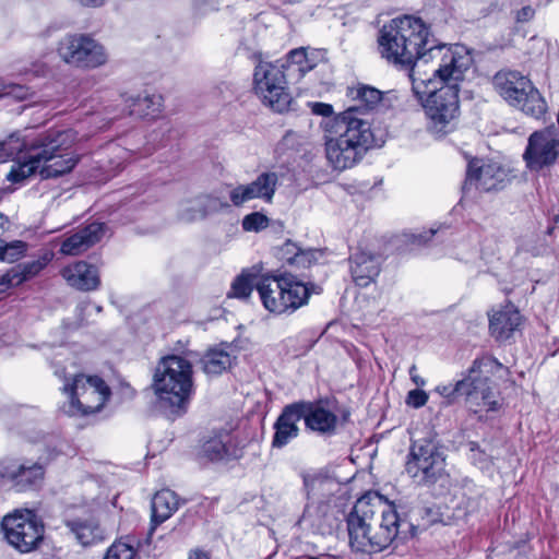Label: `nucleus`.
<instances>
[{
    "label": "nucleus",
    "mask_w": 559,
    "mask_h": 559,
    "mask_svg": "<svg viewBox=\"0 0 559 559\" xmlns=\"http://www.w3.org/2000/svg\"><path fill=\"white\" fill-rule=\"evenodd\" d=\"M442 45L430 27L419 17L402 15L383 24L377 36V51L385 62L408 71L412 91L421 103L429 120L428 129L442 139L453 129L454 119V53L433 71L431 78L416 75L417 62Z\"/></svg>",
    "instance_id": "1"
},
{
    "label": "nucleus",
    "mask_w": 559,
    "mask_h": 559,
    "mask_svg": "<svg viewBox=\"0 0 559 559\" xmlns=\"http://www.w3.org/2000/svg\"><path fill=\"white\" fill-rule=\"evenodd\" d=\"M78 141L72 129H51L27 140L12 134L0 143V163L16 158L7 175L13 183H21L37 170L43 179L56 178L70 173L80 156L71 151Z\"/></svg>",
    "instance_id": "2"
},
{
    "label": "nucleus",
    "mask_w": 559,
    "mask_h": 559,
    "mask_svg": "<svg viewBox=\"0 0 559 559\" xmlns=\"http://www.w3.org/2000/svg\"><path fill=\"white\" fill-rule=\"evenodd\" d=\"M347 96L358 104L323 123L325 156L337 170L355 166L374 145L370 122L364 116L381 102L382 92L358 84L348 87Z\"/></svg>",
    "instance_id": "3"
},
{
    "label": "nucleus",
    "mask_w": 559,
    "mask_h": 559,
    "mask_svg": "<svg viewBox=\"0 0 559 559\" xmlns=\"http://www.w3.org/2000/svg\"><path fill=\"white\" fill-rule=\"evenodd\" d=\"M349 547L355 552L378 554L391 546L403 522L392 504L378 495H365L346 519Z\"/></svg>",
    "instance_id": "4"
},
{
    "label": "nucleus",
    "mask_w": 559,
    "mask_h": 559,
    "mask_svg": "<svg viewBox=\"0 0 559 559\" xmlns=\"http://www.w3.org/2000/svg\"><path fill=\"white\" fill-rule=\"evenodd\" d=\"M192 364L185 356L168 355L160 358L155 373L153 388L158 407L175 419L187 413L193 394Z\"/></svg>",
    "instance_id": "5"
},
{
    "label": "nucleus",
    "mask_w": 559,
    "mask_h": 559,
    "mask_svg": "<svg viewBox=\"0 0 559 559\" xmlns=\"http://www.w3.org/2000/svg\"><path fill=\"white\" fill-rule=\"evenodd\" d=\"M509 368L490 355L476 358L467 376L456 381V394L465 395L474 412L497 411L501 406L498 382L509 378Z\"/></svg>",
    "instance_id": "6"
},
{
    "label": "nucleus",
    "mask_w": 559,
    "mask_h": 559,
    "mask_svg": "<svg viewBox=\"0 0 559 559\" xmlns=\"http://www.w3.org/2000/svg\"><path fill=\"white\" fill-rule=\"evenodd\" d=\"M445 448L432 439L413 441L405 462V471L415 483L421 486H433L450 490L451 476L447 471Z\"/></svg>",
    "instance_id": "7"
},
{
    "label": "nucleus",
    "mask_w": 559,
    "mask_h": 559,
    "mask_svg": "<svg viewBox=\"0 0 559 559\" xmlns=\"http://www.w3.org/2000/svg\"><path fill=\"white\" fill-rule=\"evenodd\" d=\"M493 82L510 106L536 120L545 118L547 102L527 76L518 71H502L495 75Z\"/></svg>",
    "instance_id": "8"
},
{
    "label": "nucleus",
    "mask_w": 559,
    "mask_h": 559,
    "mask_svg": "<svg viewBox=\"0 0 559 559\" xmlns=\"http://www.w3.org/2000/svg\"><path fill=\"white\" fill-rule=\"evenodd\" d=\"M285 70V62L259 61L253 72L255 94L264 105L277 112L288 110L293 102Z\"/></svg>",
    "instance_id": "9"
},
{
    "label": "nucleus",
    "mask_w": 559,
    "mask_h": 559,
    "mask_svg": "<svg viewBox=\"0 0 559 559\" xmlns=\"http://www.w3.org/2000/svg\"><path fill=\"white\" fill-rule=\"evenodd\" d=\"M63 392L69 396L64 412L69 415H87L99 412L110 396V389L98 376L76 374L67 381Z\"/></svg>",
    "instance_id": "10"
},
{
    "label": "nucleus",
    "mask_w": 559,
    "mask_h": 559,
    "mask_svg": "<svg viewBox=\"0 0 559 559\" xmlns=\"http://www.w3.org/2000/svg\"><path fill=\"white\" fill-rule=\"evenodd\" d=\"M304 484L307 489L308 502L300 522L307 524L314 532L324 534L332 527L330 498L335 484L330 478L318 475L306 476Z\"/></svg>",
    "instance_id": "11"
},
{
    "label": "nucleus",
    "mask_w": 559,
    "mask_h": 559,
    "mask_svg": "<svg viewBox=\"0 0 559 559\" xmlns=\"http://www.w3.org/2000/svg\"><path fill=\"white\" fill-rule=\"evenodd\" d=\"M1 527L8 543L20 552L36 549L43 542L45 525L34 510L21 509L7 514Z\"/></svg>",
    "instance_id": "12"
},
{
    "label": "nucleus",
    "mask_w": 559,
    "mask_h": 559,
    "mask_svg": "<svg viewBox=\"0 0 559 559\" xmlns=\"http://www.w3.org/2000/svg\"><path fill=\"white\" fill-rule=\"evenodd\" d=\"M525 167L531 173L549 170L559 160V131L548 126L532 132L522 154Z\"/></svg>",
    "instance_id": "13"
},
{
    "label": "nucleus",
    "mask_w": 559,
    "mask_h": 559,
    "mask_svg": "<svg viewBox=\"0 0 559 559\" xmlns=\"http://www.w3.org/2000/svg\"><path fill=\"white\" fill-rule=\"evenodd\" d=\"M509 183V171L497 162L471 158L462 186L463 198H473L475 193L503 189Z\"/></svg>",
    "instance_id": "14"
},
{
    "label": "nucleus",
    "mask_w": 559,
    "mask_h": 559,
    "mask_svg": "<svg viewBox=\"0 0 559 559\" xmlns=\"http://www.w3.org/2000/svg\"><path fill=\"white\" fill-rule=\"evenodd\" d=\"M62 60L82 69H94L107 61L104 47L87 35H68L59 44Z\"/></svg>",
    "instance_id": "15"
},
{
    "label": "nucleus",
    "mask_w": 559,
    "mask_h": 559,
    "mask_svg": "<svg viewBox=\"0 0 559 559\" xmlns=\"http://www.w3.org/2000/svg\"><path fill=\"white\" fill-rule=\"evenodd\" d=\"M44 474V467L38 463L29 464L13 457H4L0 461V477L10 480L19 491L38 486Z\"/></svg>",
    "instance_id": "16"
},
{
    "label": "nucleus",
    "mask_w": 559,
    "mask_h": 559,
    "mask_svg": "<svg viewBox=\"0 0 559 559\" xmlns=\"http://www.w3.org/2000/svg\"><path fill=\"white\" fill-rule=\"evenodd\" d=\"M277 183L278 176L276 173H262L253 181L235 187L229 192L230 202L235 206H241L254 199H260L265 203H272Z\"/></svg>",
    "instance_id": "17"
},
{
    "label": "nucleus",
    "mask_w": 559,
    "mask_h": 559,
    "mask_svg": "<svg viewBox=\"0 0 559 559\" xmlns=\"http://www.w3.org/2000/svg\"><path fill=\"white\" fill-rule=\"evenodd\" d=\"M243 448L237 437L230 432H219L207 439L199 451V460L204 462H229L239 460Z\"/></svg>",
    "instance_id": "18"
},
{
    "label": "nucleus",
    "mask_w": 559,
    "mask_h": 559,
    "mask_svg": "<svg viewBox=\"0 0 559 559\" xmlns=\"http://www.w3.org/2000/svg\"><path fill=\"white\" fill-rule=\"evenodd\" d=\"M302 408L305 426L310 431L321 436L335 435L340 419L337 415L328 407V403L319 401H299Z\"/></svg>",
    "instance_id": "19"
},
{
    "label": "nucleus",
    "mask_w": 559,
    "mask_h": 559,
    "mask_svg": "<svg viewBox=\"0 0 559 559\" xmlns=\"http://www.w3.org/2000/svg\"><path fill=\"white\" fill-rule=\"evenodd\" d=\"M302 416L304 413L299 401L287 404L283 407L273 425V448L281 449L299 436L300 429L298 427V423L302 419Z\"/></svg>",
    "instance_id": "20"
},
{
    "label": "nucleus",
    "mask_w": 559,
    "mask_h": 559,
    "mask_svg": "<svg viewBox=\"0 0 559 559\" xmlns=\"http://www.w3.org/2000/svg\"><path fill=\"white\" fill-rule=\"evenodd\" d=\"M488 317L489 333L499 343L510 341L522 323V316L512 304L492 309Z\"/></svg>",
    "instance_id": "21"
},
{
    "label": "nucleus",
    "mask_w": 559,
    "mask_h": 559,
    "mask_svg": "<svg viewBox=\"0 0 559 559\" xmlns=\"http://www.w3.org/2000/svg\"><path fill=\"white\" fill-rule=\"evenodd\" d=\"M107 231L105 223L93 222L67 237L60 251L66 255H79L102 240Z\"/></svg>",
    "instance_id": "22"
},
{
    "label": "nucleus",
    "mask_w": 559,
    "mask_h": 559,
    "mask_svg": "<svg viewBox=\"0 0 559 559\" xmlns=\"http://www.w3.org/2000/svg\"><path fill=\"white\" fill-rule=\"evenodd\" d=\"M380 257L366 251L349 257V271L357 286L367 287L380 273Z\"/></svg>",
    "instance_id": "23"
},
{
    "label": "nucleus",
    "mask_w": 559,
    "mask_h": 559,
    "mask_svg": "<svg viewBox=\"0 0 559 559\" xmlns=\"http://www.w3.org/2000/svg\"><path fill=\"white\" fill-rule=\"evenodd\" d=\"M61 275L70 286L83 292L95 290L100 284L97 267L85 261H78L63 267Z\"/></svg>",
    "instance_id": "24"
},
{
    "label": "nucleus",
    "mask_w": 559,
    "mask_h": 559,
    "mask_svg": "<svg viewBox=\"0 0 559 559\" xmlns=\"http://www.w3.org/2000/svg\"><path fill=\"white\" fill-rule=\"evenodd\" d=\"M64 525L83 547L95 545L105 539L104 530L94 516L67 519Z\"/></svg>",
    "instance_id": "25"
},
{
    "label": "nucleus",
    "mask_w": 559,
    "mask_h": 559,
    "mask_svg": "<svg viewBox=\"0 0 559 559\" xmlns=\"http://www.w3.org/2000/svg\"><path fill=\"white\" fill-rule=\"evenodd\" d=\"M284 296V314H292L308 304L311 292L309 287L293 275H281Z\"/></svg>",
    "instance_id": "26"
},
{
    "label": "nucleus",
    "mask_w": 559,
    "mask_h": 559,
    "mask_svg": "<svg viewBox=\"0 0 559 559\" xmlns=\"http://www.w3.org/2000/svg\"><path fill=\"white\" fill-rule=\"evenodd\" d=\"M281 275H262L258 284V293L263 307L271 313L284 314V296Z\"/></svg>",
    "instance_id": "27"
},
{
    "label": "nucleus",
    "mask_w": 559,
    "mask_h": 559,
    "mask_svg": "<svg viewBox=\"0 0 559 559\" xmlns=\"http://www.w3.org/2000/svg\"><path fill=\"white\" fill-rule=\"evenodd\" d=\"M50 259L48 255L40 257L36 260L19 264L12 267L5 274L1 275V283H4L5 288L15 287L24 283L25 281L37 275L41 270L46 267Z\"/></svg>",
    "instance_id": "28"
},
{
    "label": "nucleus",
    "mask_w": 559,
    "mask_h": 559,
    "mask_svg": "<svg viewBox=\"0 0 559 559\" xmlns=\"http://www.w3.org/2000/svg\"><path fill=\"white\" fill-rule=\"evenodd\" d=\"M180 499L170 489L157 491L152 499V523L154 527L168 520L179 508Z\"/></svg>",
    "instance_id": "29"
},
{
    "label": "nucleus",
    "mask_w": 559,
    "mask_h": 559,
    "mask_svg": "<svg viewBox=\"0 0 559 559\" xmlns=\"http://www.w3.org/2000/svg\"><path fill=\"white\" fill-rule=\"evenodd\" d=\"M235 357L223 348H212L202 358L203 370L207 374H221L228 370Z\"/></svg>",
    "instance_id": "30"
},
{
    "label": "nucleus",
    "mask_w": 559,
    "mask_h": 559,
    "mask_svg": "<svg viewBox=\"0 0 559 559\" xmlns=\"http://www.w3.org/2000/svg\"><path fill=\"white\" fill-rule=\"evenodd\" d=\"M260 276L258 271L252 270H243L233 282L230 292L227 294L228 297H234L238 299L248 298L253 288L258 290V284L260 283Z\"/></svg>",
    "instance_id": "31"
},
{
    "label": "nucleus",
    "mask_w": 559,
    "mask_h": 559,
    "mask_svg": "<svg viewBox=\"0 0 559 559\" xmlns=\"http://www.w3.org/2000/svg\"><path fill=\"white\" fill-rule=\"evenodd\" d=\"M128 102L129 115L138 117H155L159 114L163 97L158 94L132 97Z\"/></svg>",
    "instance_id": "32"
},
{
    "label": "nucleus",
    "mask_w": 559,
    "mask_h": 559,
    "mask_svg": "<svg viewBox=\"0 0 559 559\" xmlns=\"http://www.w3.org/2000/svg\"><path fill=\"white\" fill-rule=\"evenodd\" d=\"M195 205L198 206V214H188L186 216L190 221L203 219L207 215L227 207L228 203L215 195L204 194L195 198Z\"/></svg>",
    "instance_id": "33"
},
{
    "label": "nucleus",
    "mask_w": 559,
    "mask_h": 559,
    "mask_svg": "<svg viewBox=\"0 0 559 559\" xmlns=\"http://www.w3.org/2000/svg\"><path fill=\"white\" fill-rule=\"evenodd\" d=\"M278 255L289 265L306 267L310 263L311 253L301 250L295 242L288 240L280 248Z\"/></svg>",
    "instance_id": "34"
},
{
    "label": "nucleus",
    "mask_w": 559,
    "mask_h": 559,
    "mask_svg": "<svg viewBox=\"0 0 559 559\" xmlns=\"http://www.w3.org/2000/svg\"><path fill=\"white\" fill-rule=\"evenodd\" d=\"M443 229H450V227L439 225L437 227L429 228L427 231L404 233L402 235V241L408 247L409 250H416L425 247L436 234L442 231Z\"/></svg>",
    "instance_id": "35"
},
{
    "label": "nucleus",
    "mask_w": 559,
    "mask_h": 559,
    "mask_svg": "<svg viewBox=\"0 0 559 559\" xmlns=\"http://www.w3.org/2000/svg\"><path fill=\"white\" fill-rule=\"evenodd\" d=\"M456 82L464 79L474 63L472 51L464 45L456 44Z\"/></svg>",
    "instance_id": "36"
},
{
    "label": "nucleus",
    "mask_w": 559,
    "mask_h": 559,
    "mask_svg": "<svg viewBox=\"0 0 559 559\" xmlns=\"http://www.w3.org/2000/svg\"><path fill=\"white\" fill-rule=\"evenodd\" d=\"M26 248V243L22 240H14L12 242L0 241V260L13 262L24 254Z\"/></svg>",
    "instance_id": "37"
},
{
    "label": "nucleus",
    "mask_w": 559,
    "mask_h": 559,
    "mask_svg": "<svg viewBox=\"0 0 559 559\" xmlns=\"http://www.w3.org/2000/svg\"><path fill=\"white\" fill-rule=\"evenodd\" d=\"M136 550L123 542L114 543L107 550L104 559H135Z\"/></svg>",
    "instance_id": "38"
},
{
    "label": "nucleus",
    "mask_w": 559,
    "mask_h": 559,
    "mask_svg": "<svg viewBox=\"0 0 559 559\" xmlns=\"http://www.w3.org/2000/svg\"><path fill=\"white\" fill-rule=\"evenodd\" d=\"M269 226V218L260 213L253 212L242 219V228L246 231H260Z\"/></svg>",
    "instance_id": "39"
},
{
    "label": "nucleus",
    "mask_w": 559,
    "mask_h": 559,
    "mask_svg": "<svg viewBox=\"0 0 559 559\" xmlns=\"http://www.w3.org/2000/svg\"><path fill=\"white\" fill-rule=\"evenodd\" d=\"M284 62H285L286 67L288 64L298 66V71L302 72V73L312 68L311 66L305 64V63H307V56H306V51L304 48L292 50L288 53L287 60Z\"/></svg>",
    "instance_id": "40"
},
{
    "label": "nucleus",
    "mask_w": 559,
    "mask_h": 559,
    "mask_svg": "<svg viewBox=\"0 0 559 559\" xmlns=\"http://www.w3.org/2000/svg\"><path fill=\"white\" fill-rule=\"evenodd\" d=\"M428 394L420 389L411 390L405 399L407 406L413 408H420L428 402Z\"/></svg>",
    "instance_id": "41"
},
{
    "label": "nucleus",
    "mask_w": 559,
    "mask_h": 559,
    "mask_svg": "<svg viewBox=\"0 0 559 559\" xmlns=\"http://www.w3.org/2000/svg\"><path fill=\"white\" fill-rule=\"evenodd\" d=\"M27 95V88L20 84H8L0 87V97H13L22 100L25 99Z\"/></svg>",
    "instance_id": "42"
},
{
    "label": "nucleus",
    "mask_w": 559,
    "mask_h": 559,
    "mask_svg": "<svg viewBox=\"0 0 559 559\" xmlns=\"http://www.w3.org/2000/svg\"><path fill=\"white\" fill-rule=\"evenodd\" d=\"M309 106H310L311 112L313 115L322 116V117L326 118L325 120H323L321 122L322 128H323V123L326 120H330L333 118V117H331L333 115V106L332 105L326 104V103L313 102V103H309Z\"/></svg>",
    "instance_id": "43"
},
{
    "label": "nucleus",
    "mask_w": 559,
    "mask_h": 559,
    "mask_svg": "<svg viewBox=\"0 0 559 559\" xmlns=\"http://www.w3.org/2000/svg\"><path fill=\"white\" fill-rule=\"evenodd\" d=\"M535 15V10L531 5H525L515 14V20L519 23L531 21Z\"/></svg>",
    "instance_id": "44"
},
{
    "label": "nucleus",
    "mask_w": 559,
    "mask_h": 559,
    "mask_svg": "<svg viewBox=\"0 0 559 559\" xmlns=\"http://www.w3.org/2000/svg\"><path fill=\"white\" fill-rule=\"evenodd\" d=\"M436 392L440 394L442 397L445 399L447 404H451L454 396V385L453 384H447V385H438L436 388Z\"/></svg>",
    "instance_id": "45"
},
{
    "label": "nucleus",
    "mask_w": 559,
    "mask_h": 559,
    "mask_svg": "<svg viewBox=\"0 0 559 559\" xmlns=\"http://www.w3.org/2000/svg\"><path fill=\"white\" fill-rule=\"evenodd\" d=\"M188 214H198V206L195 205V199L185 203L180 210V218L185 222H191L186 216Z\"/></svg>",
    "instance_id": "46"
},
{
    "label": "nucleus",
    "mask_w": 559,
    "mask_h": 559,
    "mask_svg": "<svg viewBox=\"0 0 559 559\" xmlns=\"http://www.w3.org/2000/svg\"><path fill=\"white\" fill-rule=\"evenodd\" d=\"M409 376H411V379L412 381L417 385V386H424L426 384V381L425 379H423L418 373H417V368L415 365L411 366L409 370Z\"/></svg>",
    "instance_id": "47"
},
{
    "label": "nucleus",
    "mask_w": 559,
    "mask_h": 559,
    "mask_svg": "<svg viewBox=\"0 0 559 559\" xmlns=\"http://www.w3.org/2000/svg\"><path fill=\"white\" fill-rule=\"evenodd\" d=\"M188 559H211V556L209 552L201 550V549H193L189 552Z\"/></svg>",
    "instance_id": "48"
},
{
    "label": "nucleus",
    "mask_w": 559,
    "mask_h": 559,
    "mask_svg": "<svg viewBox=\"0 0 559 559\" xmlns=\"http://www.w3.org/2000/svg\"><path fill=\"white\" fill-rule=\"evenodd\" d=\"M298 138L297 133H295L294 131H287L285 133V135L283 136V140H282V145L283 146H289L290 144H293V142Z\"/></svg>",
    "instance_id": "49"
},
{
    "label": "nucleus",
    "mask_w": 559,
    "mask_h": 559,
    "mask_svg": "<svg viewBox=\"0 0 559 559\" xmlns=\"http://www.w3.org/2000/svg\"><path fill=\"white\" fill-rule=\"evenodd\" d=\"M81 4L91 8H97L103 5L107 0H78Z\"/></svg>",
    "instance_id": "50"
},
{
    "label": "nucleus",
    "mask_w": 559,
    "mask_h": 559,
    "mask_svg": "<svg viewBox=\"0 0 559 559\" xmlns=\"http://www.w3.org/2000/svg\"><path fill=\"white\" fill-rule=\"evenodd\" d=\"M316 559H345L340 555H326L324 558L316 557Z\"/></svg>",
    "instance_id": "51"
},
{
    "label": "nucleus",
    "mask_w": 559,
    "mask_h": 559,
    "mask_svg": "<svg viewBox=\"0 0 559 559\" xmlns=\"http://www.w3.org/2000/svg\"><path fill=\"white\" fill-rule=\"evenodd\" d=\"M90 306H91V304H83V305H80V306H79V309H80L81 311H85V310H87V308H88Z\"/></svg>",
    "instance_id": "52"
},
{
    "label": "nucleus",
    "mask_w": 559,
    "mask_h": 559,
    "mask_svg": "<svg viewBox=\"0 0 559 559\" xmlns=\"http://www.w3.org/2000/svg\"><path fill=\"white\" fill-rule=\"evenodd\" d=\"M295 559H316V557L314 556H306V557H298Z\"/></svg>",
    "instance_id": "53"
},
{
    "label": "nucleus",
    "mask_w": 559,
    "mask_h": 559,
    "mask_svg": "<svg viewBox=\"0 0 559 559\" xmlns=\"http://www.w3.org/2000/svg\"><path fill=\"white\" fill-rule=\"evenodd\" d=\"M94 307H95V310H96L97 312H100V311L103 310L102 306H94Z\"/></svg>",
    "instance_id": "54"
},
{
    "label": "nucleus",
    "mask_w": 559,
    "mask_h": 559,
    "mask_svg": "<svg viewBox=\"0 0 559 559\" xmlns=\"http://www.w3.org/2000/svg\"><path fill=\"white\" fill-rule=\"evenodd\" d=\"M532 253H533L534 255H538V254L540 253V250H532Z\"/></svg>",
    "instance_id": "55"
},
{
    "label": "nucleus",
    "mask_w": 559,
    "mask_h": 559,
    "mask_svg": "<svg viewBox=\"0 0 559 559\" xmlns=\"http://www.w3.org/2000/svg\"><path fill=\"white\" fill-rule=\"evenodd\" d=\"M415 535V527L412 526V532H411V536H414Z\"/></svg>",
    "instance_id": "56"
},
{
    "label": "nucleus",
    "mask_w": 559,
    "mask_h": 559,
    "mask_svg": "<svg viewBox=\"0 0 559 559\" xmlns=\"http://www.w3.org/2000/svg\"><path fill=\"white\" fill-rule=\"evenodd\" d=\"M559 354V348L552 354V356Z\"/></svg>",
    "instance_id": "57"
},
{
    "label": "nucleus",
    "mask_w": 559,
    "mask_h": 559,
    "mask_svg": "<svg viewBox=\"0 0 559 559\" xmlns=\"http://www.w3.org/2000/svg\"><path fill=\"white\" fill-rule=\"evenodd\" d=\"M455 93H456V95L459 94V88H457V87H456V90H455Z\"/></svg>",
    "instance_id": "58"
},
{
    "label": "nucleus",
    "mask_w": 559,
    "mask_h": 559,
    "mask_svg": "<svg viewBox=\"0 0 559 559\" xmlns=\"http://www.w3.org/2000/svg\"><path fill=\"white\" fill-rule=\"evenodd\" d=\"M2 218V215H0V219Z\"/></svg>",
    "instance_id": "59"
}]
</instances>
